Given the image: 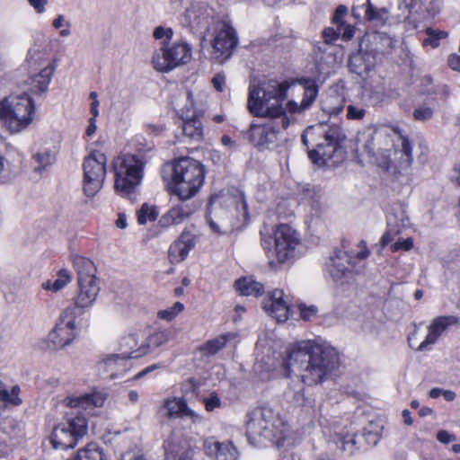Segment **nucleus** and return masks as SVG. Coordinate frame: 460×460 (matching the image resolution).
Returning <instances> with one entry per match:
<instances>
[{"label":"nucleus","mask_w":460,"mask_h":460,"mask_svg":"<svg viewBox=\"0 0 460 460\" xmlns=\"http://www.w3.org/2000/svg\"><path fill=\"white\" fill-rule=\"evenodd\" d=\"M339 365L340 358L335 349L310 341H303L292 348L283 362L288 375L297 372L301 381L307 385L322 382Z\"/></svg>","instance_id":"f257e3e1"},{"label":"nucleus","mask_w":460,"mask_h":460,"mask_svg":"<svg viewBox=\"0 0 460 460\" xmlns=\"http://www.w3.org/2000/svg\"><path fill=\"white\" fill-rule=\"evenodd\" d=\"M105 398L101 394H84L75 397H66L65 402L73 409L83 410L88 414L95 407H102ZM88 430L86 417L78 411L75 417L65 419L56 425L50 435V443L55 449L67 450L74 448Z\"/></svg>","instance_id":"f03ea898"},{"label":"nucleus","mask_w":460,"mask_h":460,"mask_svg":"<svg viewBox=\"0 0 460 460\" xmlns=\"http://www.w3.org/2000/svg\"><path fill=\"white\" fill-rule=\"evenodd\" d=\"M288 430V424L269 405L253 408L245 415V435L252 446L264 447L271 443L280 447Z\"/></svg>","instance_id":"7ed1b4c3"},{"label":"nucleus","mask_w":460,"mask_h":460,"mask_svg":"<svg viewBox=\"0 0 460 460\" xmlns=\"http://www.w3.org/2000/svg\"><path fill=\"white\" fill-rule=\"evenodd\" d=\"M288 88L286 84L275 80L250 86L247 102L250 112L257 117L280 119L281 128L286 129L290 122L282 103Z\"/></svg>","instance_id":"20e7f679"},{"label":"nucleus","mask_w":460,"mask_h":460,"mask_svg":"<svg viewBox=\"0 0 460 460\" xmlns=\"http://www.w3.org/2000/svg\"><path fill=\"white\" fill-rule=\"evenodd\" d=\"M346 135L338 124L319 123L308 127L302 135V142L308 148V139L315 142V147L308 150L314 164L323 165L331 159L345 140Z\"/></svg>","instance_id":"39448f33"},{"label":"nucleus","mask_w":460,"mask_h":460,"mask_svg":"<svg viewBox=\"0 0 460 460\" xmlns=\"http://www.w3.org/2000/svg\"><path fill=\"white\" fill-rule=\"evenodd\" d=\"M169 188L181 200L194 197L203 185L205 169L201 163L190 157L175 159L171 165Z\"/></svg>","instance_id":"423d86ee"},{"label":"nucleus","mask_w":460,"mask_h":460,"mask_svg":"<svg viewBox=\"0 0 460 460\" xmlns=\"http://www.w3.org/2000/svg\"><path fill=\"white\" fill-rule=\"evenodd\" d=\"M74 267L77 273L79 292L74 298V304L66 308H74V313L81 315L93 306L101 287L96 278V267L91 260L76 256L74 258Z\"/></svg>","instance_id":"0eeeda50"},{"label":"nucleus","mask_w":460,"mask_h":460,"mask_svg":"<svg viewBox=\"0 0 460 460\" xmlns=\"http://www.w3.org/2000/svg\"><path fill=\"white\" fill-rule=\"evenodd\" d=\"M35 103L25 92L2 99V123L11 134L26 129L33 121Z\"/></svg>","instance_id":"6e6552de"},{"label":"nucleus","mask_w":460,"mask_h":460,"mask_svg":"<svg viewBox=\"0 0 460 460\" xmlns=\"http://www.w3.org/2000/svg\"><path fill=\"white\" fill-rule=\"evenodd\" d=\"M146 161L143 156L126 154L113 162L114 189L122 197L132 199L144 175Z\"/></svg>","instance_id":"1a4fd4ad"},{"label":"nucleus","mask_w":460,"mask_h":460,"mask_svg":"<svg viewBox=\"0 0 460 460\" xmlns=\"http://www.w3.org/2000/svg\"><path fill=\"white\" fill-rule=\"evenodd\" d=\"M25 65L31 73L26 84L32 93L40 94L48 91L55 66L49 61V54L40 40L28 50Z\"/></svg>","instance_id":"9d476101"},{"label":"nucleus","mask_w":460,"mask_h":460,"mask_svg":"<svg viewBox=\"0 0 460 460\" xmlns=\"http://www.w3.org/2000/svg\"><path fill=\"white\" fill-rule=\"evenodd\" d=\"M192 57L190 46L183 41L164 45L152 56L153 67L159 72H169L177 66L187 64Z\"/></svg>","instance_id":"9b49d317"},{"label":"nucleus","mask_w":460,"mask_h":460,"mask_svg":"<svg viewBox=\"0 0 460 460\" xmlns=\"http://www.w3.org/2000/svg\"><path fill=\"white\" fill-rule=\"evenodd\" d=\"M107 157L99 151L92 152L84 162V191L93 197L102 188L106 177Z\"/></svg>","instance_id":"f8f14e48"},{"label":"nucleus","mask_w":460,"mask_h":460,"mask_svg":"<svg viewBox=\"0 0 460 460\" xmlns=\"http://www.w3.org/2000/svg\"><path fill=\"white\" fill-rule=\"evenodd\" d=\"M74 308H66L60 314L55 328L48 335V347L59 349L70 344L75 338V318Z\"/></svg>","instance_id":"ddd939ff"},{"label":"nucleus","mask_w":460,"mask_h":460,"mask_svg":"<svg viewBox=\"0 0 460 460\" xmlns=\"http://www.w3.org/2000/svg\"><path fill=\"white\" fill-rule=\"evenodd\" d=\"M274 253L279 263H288L296 256L299 245L298 234L288 225H280L274 234Z\"/></svg>","instance_id":"4468645a"},{"label":"nucleus","mask_w":460,"mask_h":460,"mask_svg":"<svg viewBox=\"0 0 460 460\" xmlns=\"http://www.w3.org/2000/svg\"><path fill=\"white\" fill-rule=\"evenodd\" d=\"M184 97L187 103L183 107L181 108L178 103L175 104L176 111L182 120L181 134L190 140L199 142L203 137L202 123L196 115L191 93L186 92Z\"/></svg>","instance_id":"2eb2a0df"},{"label":"nucleus","mask_w":460,"mask_h":460,"mask_svg":"<svg viewBox=\"0 0 460 460\" xmlns=\"http://www.w3.org/2000/svg\"><path fill=\"white\" fill-rule=\"evenodd\" d=\"M139 332H130L119 341L120 354L110 355L103 359L102 363L107 368V371H113L117 367L123 366L124 361L128 358H138L139 357L133 356L135 351L138 349Z\"/></svg>","instance_id":"dca6fc26"},{"label":"nucleus","mask_w":460,"mask_h":460,"mask_svg":"<svg viewBox=\"0 0 460 460\" xmlns=\"http://www.w3.org/2000/svg\"><path fill=\"white\" fill-rule=\"evenodd\" d=\"M278 123L270 121L266 124H252L244 133V137L257 148H269L278 139Z\"/></svg>","instance_id":"f3484780"},{"label":"nucleus","mask_w":460,"mask_h":460,"mask_svg":"<svg viewBox=\"0 0 460 460\" xmlns=\"http://www.w3.org/2000/svg\"><path fill=\"white\" fill-rule=\"evenodd\" d=\"M333 440L341 451L346 453L348 456H352L363 447V440H365L368 446L376 445L378 442V436L376 433L371 431H365L360 436L357 434H343L336 432Z\"/></svg>","instance_id":"a211bd4d"},{"label":"nucleus","mask_w":460,"mask_h":460,"mask_svg":"<svg viewBox=\"0 0 460 460\" xmlns=\"http://www.w3.org/2000/svg\"><path fill=\"white\" fill-rule=\"evenodd\" d=\"M163 410L168 419L189 420L193 424L202 421L200 414L190 409L184 397H170L164 401Z\"/></svg>","instance_id":"6ab92c4d"},{"label":"nucleus","mask_w":460,"mask_h":460,"mask_svg":"<svg viewBox=\"0 0 460 460\" xmlns=\"http://www.w3.org/2000/svg\"><path fill=\"white\" fill-rule=\"evenodd\" d=\"M203 446L207 456L214 460H238L240 457V451L231 440L220 442L209 438Z\"/></svg>","instance_id":"aec40b11"},{"label":"nucleus","mask_w":460,"mask_h":460,"mask_svg":"<svg viewBox=\"0 0 460 460\" xmlns=\"http://www.w3.org/2000/svg\"><path fill=\"white\" fill-rule=\"evenodd\" d=\"M263 308L278 322H286L290 314L289 302L282 289L273 290L263 302Z\"/></svg>","instance_id":"412c9836"},{"label":"nucleus","mask_w":460,"mask_h":460,"mask_svg":"<svg viewBox=\"0 0 460 460\" xmlns=\"http://www.w3.org/2000/svg\"><path fill=\"white\" fill-rule=\"evenodd\" d=\"M351 265V255L342 249H337L330 257L327 269L332 279L334 281H339L349 273Z\"/></svg>","instance_id":"4be33fe9"},{"label":"nucleus","mask_w":460,"mask_h":460,"mask_svg":"<svg viewBox=\"0 0 460 460\" xmlns=\"http://www.w3.org/2000/svg\"><path fill=\"white\" fill-rule=\"evenodd\" d=\"M457 323V318L453 315L449 316H438L435 318L430 325L429 326V332L425 340L417 348L418 351H423L427 349L428 346H430L438 341L442 332L452 324Z\"/></svg>","instance_id":"5701e85b"},{"label":"nucleus","mask_w":460,"mask_h":460,"mask_svg":"<svg viewBox=\"0 0 460 460\" xmlns=\"http://www.w3.org/2000/svg\"><path fill=\"white\" fill-rule=\"evenodd\" d=\"M237 44L235 30L229 24H224L214 40V49L222 56L228 58Z\"/></svg>","instance_id":"b1692460"},{"label":"nucleus","mask_w":460,"mask_h":460,"mask_svg":"<svg viewBox=\"0 0 460 460\" xmlns=\"http://www.w3.org/2000/svg\"><path fill=\"white\" fill-rule=\"evenodd\" d=\"M195 246L194 235L184 230L179 239L169 248V257L172 262H181L188 256L190 251Z\"/></svg>","instance_id":"393cba45"},{"label":"nucleus","mask_w":460,"mask_h":460,"mask_svg":"<svg viewBox=\"0 0 460 460\" xmlns=\"http://www.w3.org/2000/svg\"><path fill=\"white\" fill-rule=\"evenodd\" d=\"M195 210L196 208L194 207H190L189 205L180 204L173 206L160 217L158 225L162 228H168L172 226L181 224L192 215Z\"/></svg>","instance_id":"a878e982"},{"label":"nucleus","mask_w":460,"mask_h":460,"mask_svg":"<svg viewBox=\"0 0 460 460\" xmlns=\"http://www.w3.org/2000/svg\"><path fill=\"white\" fill-rule=\"evenodd\" d=\"M56 162V154L48 147H40L33 152L31 158L32 172L42 175Z\"/></svg>","instance_id":"bb28decb"},{"label":"nucleus","mask_w":460,"mask_h":460,"mask_svg":"<svg viewBox=\"0 0 460 460\" xmlns=\"http://www.w3.org/2000/svg\"><path fill=\"white\" fill-rule=\"evenodd\" d=\"M170 340V332L167 330L156 331L150 334L145 341L139 345L133 356L143 357L155 349L165 344Z\"/></svg>","instance_id":"cd10ccee"},{"label":"nucleus","mask_w":460,"mask_h":460,"mask_svg":"<svg viewBox=\"0 0 460 460\" xmlns=\"http://www.w3.org/2000/svg\"><path fill=\"white\" fill-rule=\"evenodd\" d=\"M318 93V87L314 81H307L305 86L304 98L300 104L294 101H288L287 109L290 113H301L308 109L315 100Z\"/></svg>","instance_id":"c85d7f7f"},{"label":"nucleus","mask_w":460,"mask_h":460,"mask_svg":"<svg viewBox=\"0 0 460 460\" xmlns=\"http://www.w3.org/2000/svg\"><path fill=\"white\" fill-rule=\"evenodd\" d=\"M22 402L19 385L2 384V410L19 407Z\"/></svg>","instance_id":"c756f323"},{"label":"nucleus","mask_w":460,"mask_h":460,"mask_svg":"<svg viewBox=\"0 0 460 460\" xmlns=\"http://www.w3.org/2000/svg\"><path fill=\"white\" fill-rule=\"evenodd\" d=\"M234 287L243 296H259L264 293L263 285L251 277L237 279L234 282Z\"/></svg>","instance_id":"7c9ffc66"},{"label":"nucleus","mask_w":460,"mask_h":460,"mask_svg":"<svg viewBox=\"0 0 460 460\" xmlns=\"http://www.w3.org/2000/svg\"><path fill=\"white\" fill-rule=\"evenodd\" d=\"M365 18L376 22L377 25H384L389 18V12L386 8H376L369 0L366 4Z\"/></svg>","instance_id":"2f4dec72"},{"label":"nucleus","mask_w":460,"mask_h":460,"mask_svg":"<svg viewBox=\"0 0 460 460\" xmlns=\"http://www.w3.org/2000/svg\"><path fill=\"white\" fill-rule=\"evenodd\" d=\"M231 337L232 335L228 333L209 340L200 347V350L204 355H215L225 347Z\"/></svg>","instance_id":"473e14b6"},{"label":"nucleus","mask_w":460,"mask_h":460,"mask_svg":"<svg viewBox=\"0 0 460 460\" xmlns=\"http://www.w3.org/2000/svg\"><path fill=\"white\" fill-rule=\"evenodd\" d=\"M68 460H103V454L97 444L90 443L79 450L74 458Z\"/></svg>","instance_id":"72a5a7b5"},{"label":"nucleus","mask_w":460,"mask_h":460,"mask_svg":"<svg viewBox=\"0 0 460 460\" xmlns=\"http://www.w3.org/2000/svg\"><path fill=\"white\" fill-rule=\"evenodd\" d=\"M427 38L423 40V46H430L433 49L440 45V40L447 37V32L445 31L435 30L432 28L426 29Z\"/></svg>","instance_id":"f704fd0d"},{"label":"nucleus","mask_w":460,"mask_h":460,"mask_svg":"<svg viewBox=\"0 0 460 460\" xmlns=\"http://www.w3.org/2000/svg\"><path fill=\"white\" fill-rule=\"evenodd\" d=\"M401 140H402V144H401L402 157H401L400 166L402 169H406L411 165L412 161H413L412 148H411L409 139L406 137L401 136Z\"/></svg>","instance_id":"c9c22d12"},{"label":"nucleus","mask_w":460,"mask_h":460,"mask_svg":"<svg viewBox=\"0 0 460 460\" xmlns=\"http://www.w3.org/2000/svg\"><path fill=\"white\" fill-rule=\"evenodd\" d=\"M158 217V211L155 206H149L145 203L137 211V222L140 225H145L147 222H154Z\"/></svg>","instance_id":"e433bc0d"},{"label":"nucleus","mask_w":460,"mask_h":460,"mask_svg":"<svg viewBox=\"0 0 460 460\" xmlns=\"http://www.w3.org/2000/svg\"><path fill=\"white\" fill-rule=\"evenodd\" d=\"M402 232V226L395 224V217L390 216L388 217L387 230L381 238L382 246L390 243L394 237Z\"/></svg>","instance_id":"4c0bfd02"},{"label":"nucleus","mask_w":460,"mask_h":460,"mask_svg":"<svg viewBox=\"0 0 460 460\" xmlns=\"http://www.w3.org/2000/svg\"><path fill=\"white\" fill-rule=\"evenodd\" d=\"M184 308V305L181 302H176L174 305L167 309L161 310L157 313V316L167 322L174 319L179 313H181Z\"/></svg>","instance_id":"58836bf2"},{"label":"nucleus","mask_w":460,"mask_h":460,"mask_svg":"<svg viewBox=\"0 0 460 460\" xmlns=\"http://www.w3.org/2000/svg\"><path fill=\"white\" fill-rule=\"evenodd\" d=\"M72 278L68 270L62 269L58 273V279L53 282L52 288L54 292H58L70 283Z\"/></svg>","instance_id":"ea45409f"},{"label":"nucleus","mask_w":460,"mask_h":460,"mask_svg":"<svg viewBox=\"0 0 460 460\" xmlns=\"http://www.w3.org/2000/svg\"><path fill=\"white\" fill-rule=\"evenodd\" d=\"M120 460H146L143 449L137 446L128 449L121 455Z\"/></svg>","instance_id":"a19ab883"},{"label":"nucleus","mask_w":460,"mask_h":460,"mask_svg":"<svg viewBox=\"0 0 460 460\" xmlns=\"http://www.w3.org/2000/svg\"><path fill=\"white\" fill-rule=\"evenodd\" d=\"M203 403L208 411H212L221 406V400L216 393H212L208 397L203 399Z\"/></svg>","instance_id":"79ce46f5"},{"label":"nucleus","mask_w":460,"mask_h":460,"mask_svg":"<svg viewBox=\"0 0 460 460\" xmlns=\"http://www.w3.org/2000/svg\"><path fill=\"white\" fill-rule=\"evenodd\" d=\"M432 116H433V110L431 108L426 107V106H420V107L415 109V111L413 112V117L417 120L425 121V120L431 119Z\"/></svg>","instance_id":"37998d69"},{"label":"nucleus","mask_w":460,"mask_h":460,"mask_svg":"<svg viewBox=\"0 0 460 460\" xmlns=\"http://www.w3.org/2000/svg\"><path fill=\"white\" fill-rule=\"evenodd\" d=\"M153 36L155 40H163L165 38L167 40H171L173 36V31L171 28L157 26L154 30Z\"/></svg>","instance_id":"c03bdc74"},{"label":"nucleus","mask_w":460,"mask_h":460,"mask_svg":"<svg viewBox=\"0 0 460 460\" xmlns=\"http://www.w3.org/2000/svg\"><path fill=\"white\" fill-rule=\"evenodd\" d=\"M300 317L305 321H310L317 314V307L315 305L306 306L299 305Z\"/></svg>","instance_id":"a18cd8bd"},{"label":"nucleus","mask_w":460,"mask_h":460,"mask_svg":"<svg viewBox=\"0 0 460 460\" xmlns=\"http://www.w3.org/2000/svg\"><path fill=\"white\" fill-rule=\"evenodd\" d=\"M412 247H413V240H412V238L409 237L402 241H400V240L396 241L394 243H393L391 245V250H392V252H395L401 249L403 251H409Z\"/></svg>","instance_id":"49530a36"},{"label":"nucleus","mask_w":460,"mask_h":460,"mask_svg":"<svg viewBox=\"0 0 460 460\" xmlns=\"http://www.w3.org/2000/svg\"><path fill=\"white\" fill-rule=\"evenodd\" d=\"M366 114V111L353 105H349L347 108V117L349 119H361Z\"/></svg>","instance_id":"de8ad7c7"},{"label":"nucleus","mask_w":460,"mask_h":460,"mask_svg":"<svg viewBox=\"0 0 460 460\" xmlns=\"http://www.w3.org/2000/svg\"><path fill=\"white\" fill-rule=\"evenodd\" d=\"M378 136V133L377 132H375L373 134H369L367 136V139L364 145V148L365 150L369 154V155H374L375 154V144H374V140L376 139V137Z\"/></svg>","instance_id":"09e8293b"},{"label":"nucleus","mask_w":460,"mask_h":460,"mask_svg":"<svg viewBox=\"0 0 460 460\" xmlns=\"http://www.w3.org/2000/svg\"><path fill=\"white\" fill-rule=\"evenodd\" d=\"M225 83H226V77H225V75H223L221 74H217L212 79L213 86L218 92L223 91Z\"/></svg>","instance_id":"8fccbe9b"},{"label":"nucleus","mask_w":460,"mask_h":460,"mask_svg":"<svg viewBox=\"0 0 460 460\" xmlns=\"http://www.w3.org/2000/svg\"><path fill=\"white\" fill-rule=\"evenodd\" d=\"M28 2L38 13H44L45 6L48 4V0H28Z\"/></svg>","instance_id":"3c124183"},{"label":"nucleus","mask_w":460,"mask_h":460,"mask_svg":"<svg viewBox=\"0 0 460 460\" xmlns=\"http://www.w3.org/2000/svg\"><path fill=\"white\" fill-rule=\"evenodd\" d=\"M437 438L441 443L448 444L449 442L455 440V436L449 434L446 430H440L437 434Z\"/></svg>","instance_id":"603ef678"},{"label":"nucleus","mask_w":460,"mask_h":460,"mask_svg":"<svg viewBox=\"0 0 460 460\" xmlns=\"http://www.w3.org/2000/svg\"><path fill=\"white\" fill-rule=\"evenodd\" d=\"M52 25L55 29H59L63 26L70 27L71 24L69 22L66 21L63 14H59L54 19Z\"/></svg>","instance_id":"864d4df0"},{"label":"nucleus","mask_w":460,"mask_h":460,"mask_svg":"<svg viewBox=\"0 0 460 460\" xmlns=\"http://www.w3.org/2000/svg\"><path fill=\"white\" fill-rule=\"evenodd\" d=\"M347 13V7L344 5H339L335 11L333 21L335 22H341L342 18Z\"/></svg>","instance_id":"5fc2aeb1"},{"label":"nucleus","mask_w":460,"mask_h":460,"mask_svg":"<svg viewBox=\"0 0 460 460\" xmlns=\"http://www.w3.org/2000/svg\"><path fill=\"white\" fill-rule=\"evenodd\" d=\"M415 5V0H399V8L404 10L407 13H411V10Z\"/></svg>","instance_id":"6e6d98bb"},{"label":"nucleus","mask_w":460,"mask_h":460,"mask_svg":"<svg viewBox=\"0 0 460 460\" xmlns=\"http://www.w3.org/2000/svg\"><path fill=\"white\" fill-rule=\"evenodd\" d=\"M96 119L94 118H91L89 119V125L86 128V131H85V134L88 136V137H91L92 135H93L96 131Z\"/></svg>","instance_id":"4d7b16f0"},{"label":"nucleus","mask_w":460,"mask_h":460,"mask_svg":"<svg viewBox=\"0 0 460 460\" xmlns=\"http://www.w3.org/2000/svg\"><path fill=\"white\" fill-rule=\"evenodd\" d=\"M116 226L124 229L127 226V217L123 214H119L118 219L116 220Z\"/></svg>","instance_id":"13d9d810"},{"label":"nucleus","mask_w":460,"mask_h":460,"mask_svg":"<svg viewBox=\"0 0 460 460\" xmlns=\"http://www.w3.org/2000/svg\"><path fill=\"white\" fill-rule=\"evenodd\" d=\"M451 179L457 186H460V165L455 167Z\"/></svg>","instance_id":"bf43d9fd"},{"label":"nucleus","mask_w":460,"mask_h":460,"mask_svg":"<svg viewBox=\"0 0 460 460\" xmlns=\"http://www.w3.org/2000/svg\"><path fill=\"white\" fill-rule=\"evenodd\" d=\"M162 367L163 366L160 365V364H155V365L149 366L146 368H145L143 371L138 373L137 377L143 376L146 375L147 373H150V372L154 371L155 369H157V368Z\"/></svg>","instance_id":"052dcab7"},{"label":"nucleus","mask_w":460,"mask_h":460,"mask_svg":"<svg viewBox=\"0 0 460 460\" xmlns=\"http://www.w3.org/2000/svg\"><path fill=\"white\" fill-rule=\"evenodd\" d=\"M221 143L225 146L236 147L235 142H234L229 136L224 135L221 137Z\"/></svg>","instance_id":"680f3d73"},{"label":"nucleus","mask_w":460,"mask_h":460,"mask_svg":"<svg viewBox=\"0 0 460 460\" xmlns=\"http://www.w3.org/2000/svg\"><path fill=\"white\" fill-rule=\"evenodd\" d=\"M442 395L444 396L445 400L447 402L454 401L456 396V393L451 390H443Z\"/></svg>","instance_id":"e2e57ef3"},{"label":"nucleus","mask_w":460,"mask_h":460,"mask_svg":"<svg viewBox=\"0 0 460 460\" xmlns=\"http://www.w3.org/2000/svg\"><path fill=\"white\" fill-rule=\"evenodd\" d=\"M293 400L296 404H302L304 402L305 397L304 394L302 393V389H300L294 394Z\"/></svg>","instance_id":"0e129e2a"},{"label":"nucleus","mask_w":460,"mask_h":460,"mask_svg":"<svg viewBox=\"0 0 460 460\" xmlns=\"http://www.w3.org/2000/svg\"><path fill=\"white\" fill-rule=\"evenodd\" d=\"M98 106H99V101L92 102L90 111L93 115V118H94V119H96V117L99 115Z\"/></svg>","instance_id":"69168bd1"},{"label":"nucleus","mask_w":460,"mask_h":460,"mask_svg":"<svg viewBox=\"0 0 460 460\" xmlns=\"http://www.w3.org/2000/svg\"><path fill=\"white\" fill-rule=\"evenodd\" d=\"M207 221H208V225H209V226H210V228H211V230L213 232H215V233H220L221 232L218 225L216 224L209 216L207 217Z\"/></svg>","instance_id":"338daca9"},{"label":"nucleus","mask_w":460,"mask_h":460,"mask_svg":"<svg viewBox=\"0 0 460 460\" xmlns=\"http://www.w3.org/2000/svg\"><path fill=\"white\" fill-rule=\"evenodd\" d=\"M191 454L190 450H183L178 456V460H191Z\"/></svg>","instance_id":"774afa93"}]
</instances>
